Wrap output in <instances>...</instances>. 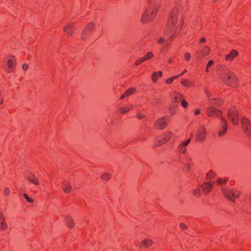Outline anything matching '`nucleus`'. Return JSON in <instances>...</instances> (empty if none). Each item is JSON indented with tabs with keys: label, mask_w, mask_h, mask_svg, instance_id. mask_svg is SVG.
<instances>
[{
	"label": "nucleus",
	"mask_w": 251,
	"mask_h": 251,
	"mask_svg": "<svg viewBox=\"0 0 251 251\" xmlns=\"http://www.w3.org/2000/svg\"><path fill=\"white\" fill-rule=\"evenodd\" d=\"M217 68L218 71L221 74V77L224 83L232 87L237 86L238 79L234 73L222 64H219Z\"/></svg>",
	"instance_id": "2"
},
{
	"label": "nucleus",
	"mask_w": 251,
	"mask_h": 251,
	"mask_svg": "<svg viewBox=\"0 0 251 251\" xmlns=\"http://www.w3.org/2000/svg\"><path fill=\"white\" fill-rule=\"evenodd\" d=\"M201 109L200 108H197L194 110V115L198 116L201 113Z\"/></svg>",
	"instance_id": "43"
},
{
	"label": "nucleus",
	"mask_w": 251,
	"mask_h": 251,
	"mask_svg": "<svg viewBox=\"0 0 251 251\" xmlns=\"http://www.w3.org/2000/svg\"><path fill=\"white\" fill-rule=\"evenodd\" d=\"M153 56V54L151 52H149L147 53V54L142 57H141L139 60L140 63H142L144 61L148 60V59L151 58Z\"/></svg>",
	"instance_id": "28"
},
{
	"label": "nucleus",
	"mask_w": 251,
	"mask_h": 251,
	"mask_svg": "<svg viewBox=\"0 0 251 251\" xmlns=\"http://www.w3.org/2000/svg\"><path fill=\"white\" fill-rule=\"evenodd\" d=\"M176 107L175 105H172V106H170L169 109V113L171 115H174L176 114Z\"/></svg>",
	"instance_id": "34"
},
{
	"label": "nucleus",
	"mask_w": 251,
	"mask_h": 251,
	"mask_svg": "<svg viewBox=\"0 0 251 251\" xmlns=\"http://www.w3.org/2000/svg\"><path fill=\"white\" fill-rule=\"evenodd\" d=\"M206 136V128L204 126H201L197 130L196 139L198 142H202Z\"/></svg>",
	"instance_id": "10"
},
{
	"label": "nucleus",
	"mask_w": 251,
	"mask_h": 251,
	"mask_svg": "<svg viewBox=\"0 0 251 251\" xmlns=\"http://www.w3.org/2000/svg\"><path fill=\"white\" fill-rule=\"evenodd\" d=\"M132 107H133V104H131L130 106L120 107L118 108V111L120 114H124L130 111Z\"/></svg>",
	"instance_id": "19"
},
{
	"label": "nucleus",
	"mask_w": 251,
	"mask_h": 251,
	"mask_svg": "<svg viewBox=\"0 0 251 251\" xmlns=\"http://www.w3.org/2000/svg\"><path fill=\"white\" fill-rule=\"evenodd\" d=\"M94 25L91 23L88 24L87 27L84 28L83 30V32L81 35V38L82 39H84L87 35V30H92L94 28Z\"/></svg>",
	"instance_id": "20"
},
{
	"label": "nucleus",
	"mask_w": 251,
	"mask_h": 251,
	"mask_svg": "<svg viewBox=\"0 0 251 251\" xmlns=\"http://www.w3.org/2000/svg\"><path fill=\"white\" fill-rule=\"evenodd\" d=\"M149 7L142 15V20L143 22L151 20L155 16L159 5L160 1L158 0H149Z\"/></svg>",
	"instance_id": "3"
},
{
	"label": "nucleus",
	"mask_w": 251,
	"mask_h": 251,
	"mask_svg": "<svg viewBox=\"0 0 251 251\" xmlns=\"http://www.w3.org/2000/svg\"><path fill=\"white\" fill-rule=\"evenodd\" d=\"M10 190L8 188H4V194L6 196H8L10 194Z\"/></svg>",
	"instance_id": "44"
},
{
	"label": "nucleus",
	"mask_w": 251,
	"mask_h": 251,
	"mask_svg": "<svg viewBox=\"0 0 251 251\" xmlns=\"http://www.w3.org/2000/svg\"><path fill=\"white\" fill-rule=\"evenodd\" d=\"M228 118L229 120L234 125H238L239 123V117L238 111L233 107L230 109L228 112Z\"/></svg>",
	"instance_id": "5"
},
{
	"label": "nucleus",
	"mask_w": 251,
	"mask_h": 251,
	"mask_svg": "<svg viewBox=\"0 0 251 251\" xmlns=\"http://www.w3.org/2000/svg\"><path fill=\"white\" fill-rule=\"evenodd\" d=\"M193 194L195 196L199 197L201 195V190L199 189H196L194 190L193 191Z\"/></svg>",
	"instance_id": "35"
},
{
	"label": "nucleus",
	"mask_w": 251,
	"mask_h": 251,
	"mask_svg": "<svg viewBox=\"0 0 251 251\" xmlns=\"http://www.w3.org/2000/svg\"><path fill=\"white\" fill-rule=\"evenodd\" d=\"M227 180L226 179H222V178H218L217 180V182L218 184H223L224 183L227 182Z\"/></svg>",
	"instance_id": "40"
},
{
	"label": "nucleus",
	"mask_w": 251,
	"mask_h": 251,
	"mask_svg": "<svg viewBox=\"0 0 251 251\" xmlns=\"http://www.w3.org/2000/svg\"><path fill=\"white\" fill-rule=\"evenodd\" d=\"M180 227L183 229H186L187 228L186 225L183 223L180 224Z\"/></svg>",
	"instance_id": "48"
},
{
	"label": "nucleus",
	"mask_w": 251,
	"mask_h": 251,
	"mask_svg": "<svg viewBox=\"0 0 251 251\" xmlns=\"http://www.w3.org/2000/svg\"><path fill=\"white\" fill-rule=\"evenodd\" d=\"M241 124L246 134L251 137V123L247 119L244 118L241 119Z\"/></svg>",
	"instance_id": "11"
},
{
	"label": "nucleus",
	"mask_w": 251,
	"mask_h": 251,
	"mask_svg": "<svg viewBox=\"0 0 251 251\" xmlns=\"http://www.w3.org/2000/svg\"><path fill=\"white\" fill-rule=\"evenodd\" d=\"M181 105L183 107V108H187L188 106V102L184 100H183V99H182V100H181Z\"/></svg>",
	"instance_id": "38"
},
{
	"label": "nucleus",
	"mask_w": 251,
	"mask_h": 251,
	"mask_svg": "<svg viewBox=\"0 0 251 251\" xmlns=\"http://www.w3.org/2000/svg\"><path fill=\"white\" fill-rule=\"evenodd\" d=\"M141 140L142 142H144L145 141H146V139L145 138L142 139H141Z\"/></svg>",
	"instance_id": "55"
},
{
	"label": "nucleus",
	"mask_w": 251,
	"mask_h": 251,
	"mask_svg": "<svg viewBox=\"0 0 251 251\" xmlns=\"http://www.w3.org/2000/svg\"><path fill=\"white\" fill-rule=\"evenodd\" d=\"M244 200L251 205V192L245 195Z\"/></svg>",
	"instance_id": "33"
},
{
	"label": "nucleus",
	"mask_w": 251,
	"mask_h": 251,
	"mask_svg": "<svg viewBox=\"0 0 251 251\" xmlns=\"http://www.w3.org/2000/svg\"><path fill=\"white\" fill-rule=\"evenodd\" d=\"M210 49L208 46H204L200 48V50L196 52L197 57L200 58L201 56H205L208 54Z\"/></svg>",
	"instance_id": "13"
},
{
	"label": "nucleus",
	"mask_w": 251,
	"mask_h": 251,
	"mask_svg": "<svg viewBox=\"0 0 251 251\" xmlns=\"http://www.w3.org/2000/svg\"><path fill=\"white\" fill-rule=\"evenodd\" d=\"M8 228V224L2 213L0 212V230L5 231Z\"/></svg>",
	"instance_id": "16"
},
{
	"label": "nucleus",
	"mask_w": 251,
	"mask_h": 251,
	"mask_svg": "<svg viewBox=\"0 0 251 251\" xmlns=\"http://www.w3.org/2000/svg\"><path fill=\"white\" fill-rule=\"evenodd\" d=\"M27 179L31 183L37 185L39 184V181L37 177L32 174H30L27 176Z\"/></svg>",
	"instance_id": "22"
},
{
	"label": "nucleus",
	"mask_w": 251,
	"mask_h": 251,
	"mask_svg": "<svg viewBox=\"0 0 251 251\" xmlns=\"http://www.w3.org/2000/svg\"><path fill=\"white\" fill-rule=\"evenodd\" d=\"M170 8H172L167 22V25L165 30L166 35H170V38H173L175 34L179 31L183 25L182 20L181 18L179 22H177L178 9L181 6L178 0H170Z\"/></svg>",
	"instance_id": "1"
},
{
	"label": "nucleus",
	"mask_w": 251,
	"mask_h": 251,
	"mask_svg": "<svg viewBox=\"0 0 251 251\" xmlns=\"http://www.w3.org/2000/svg\"><path fill=\"white\" fill-rule=\"evenodd\" d=\"M214 183V181L206 182L203 183L201 185V188L204 193L208 194L211 190L212 185Z\"/></svg>",
	"instance_id": "14"
},
{
	"label": "nucleus",
	"mask_w": 251,
	"mask_h": 251,
	"mask_svg": "<svg viewBox=\"0 0 251 251\" xmlns=\"http://www.w3.org/2000/svg\"><path fill=\"white\" fill-rule=\"evenodd\" d=\"M221 190L225 197L231 201H234L235 199L239 198L241 194L238 189L230 188L224 185L222 186Z\"/></svg>",
	"instance_id": "4"
},
{
	"label": "nucleus",
	"mask_w": 251,
	"mask_h": 251,
	"mask_svg": "<svg viewBox=\"0 0 251 251\" xmlns=\"http://www.w3.org/2000/svg\"><path fill=\"white\" fill-rule=\"evenodd\" d=\"M22 68L24 70L26 71L28 68V65L27 64H23Z\"/></svg>",
	"instance_id": "47"
},
{
	"label": "nucleus",
	"mask_w": 251,
	"mask_h": 251,
	"mask_svg": "<svg viewBox=\"0 0 251 251\" xmlns=\"http://www.w3.org/2000/svg\"><path fill=\"white\" fill-rule=\"evenodd\" d=\"M136 117L138 119H142L145 117V115L140 113H138Z\"/></svg>",
	"instance_id": "42"
},
{
	"label": "nucleus",
	"mask_w": 251,
	"mask_h": 251,
	"mask_svg": "<svg viewBox=\"0 0 251 251\" xmlns=\"http://www.w3.org/2000/svg\"><path fill=\"white\" fill-rule=\"evenodd\" d=\"M171 100L176 103H179L180 102L183 96L181 94L177 92L174 91L170 94Z\"/></svg>",
	"instance_id": "15"
},
{
	"label": "nucleus",
	"mask_w": 251,
	"mask_h": 251,
	"mask_svg": "<svg viewBox=\"0 0 251 251\" xmlns=\"http://www.w3.org/2000/svg\"><path fill=\"white\" fill-rule=\"evenodd\" d=\"M13 64H7V68H5V69L7 72H10L11 71V69L13 67Z\"/></svg>",
	"instance_id": "41"
},
{
	"label": "nucleus",
	"mask_w": 251,
	"mask_h": 251,
	"mask_svg": "<svg viewBox=\"0 0 251 251\" xmlns=\"http://www.w3.org/2000/svg\"><path fill=\"white\" fill-rule=\"evenodd\" d=\"M169 120V118L167 116L158 119L154 123L155 128L160 130L163 129L167 126Z\"/></svg>",
	"instance_id": "6"
},
{
	"label": "nucleus",
	"mask_w": 251,
	"mask_h": 251,
	"mask_svg": "<svg viewBox=\"0 0 251 251\" xmlns=\"http://www.w3.org/2000/svg\"><path fill=\"white\" fill-rule=\"evenodd\" d=\"M238 53L235 50H232L225 57V59L226 61H231L236 56H237Z\"/></svg>",
	"instance_id": "17"
},
{
	"label": "nucleus",
	"mask_w": 251,
	"mask_h": 251,
	"mask_svg": "<svg viewBox=\"0 0 251 251\" xmlns=\"http://www.w3.org/2000/svg\"><path fill=\"white\" fill-rule=\"evenodd\" d=\"M190 141V138L188 139L185 141H181L177 148V151L180 153L184 154L186 151V147Z\"/></svg>",
	"instance_id": "12"
},
{
	"label": "nucleus",
	"mask_w": 251,
	"mask_h": 251,
	"mask_svg": "<svg viewBox=\"0 0 251 251\" xmlns=\"http://www.w3.org/2000/svg\"><path fill=\"white\" fill-rule=\"evenodd\" d=\"M162 75V73L161 71H158L157 72H154L152 74V76H151L152 80L154 82H156L157 80L158 77L161 76Z\"/></svg>",
	"instance_id": "29"
},
{
	"label": "nucleus",
	"mask_w": 251,
	"mask_h": 251,
	"mask_svg": "<svg viewBox=\"0 0 251 251\" xmlns=\"http://www.w3.org/2000/svg\"><path fill=\"white\" fill-rule=\"evenodd\" d=\"M206 41V39L204 38H201L200 41L201 43H204Z\"/></svg>",
	"instance_id": "51"
},
{
	"label": "nucleus",
	"mask_w": 251,
	"mask_h": 251,
	"mask_svg": "<svg viewBox=\"0 0 251 251\" xmlns=\"http://www.w3.org/2000/svg\"><path fill=\"white\" fill-rule=\"evenodd\" d=\"M61 187L64 191L66 193H70L72 190V187L68 182L65 181Z\"/></svg>",
	"instance_id": "24"
},
{
	"label": "nucleus",
	"mask_w": 251,
	"mask_h": 251,
	"mask_svg": "<svg viewBox=\"0 0 251 251\" xmlns=\"http://www.w3.org/2000/svg\"><path fill=\"white\" fill-rule=\"evenodd\" d=\"M207 115L210 118L221 117L222 113L218 109H217L213 106H209L206 108Z\"/></svg>",
	"instance_id": "9"
},
{
	"label": "nucleus",
	"mask_w": 251,
	"mask_h": 251,
	"mask_svg": "<svg viewBox=\"0 0 251 251\" xmlns=\"http://www.w3.org/2000/svg\"><path fill=\"white\" fill-rule=\"evenodd\" d=\"M3 102V98H2L0 100V104H2Z\"/></svg>",
	"instance_id": "53"
},
{
	"label": "nucleus",
	"mask_w": 251,
	"mask_h": 251,
	"mask_svg": "<svg viewBox=\"0 0 251 251\" xmlns=\"http://www.w3.org/2000/svg\"><path fill=\"white\" fill-rule=\"evenodd\" d=\"M218 135L219 137L224 136L227 131V125L226 119L223 117H221L220 125L218 129Z\"/></svg>",
	"instance_id": "7"
},
{
	"label": "nucleus",
	"mask_w": 251,
	"mask_h": 251,
	"mask_svg": "<svg viewBox=\"0 0 251 251\" xmlns=\"http://www.w3.org/2000/svg\"><path fill=\"white\" fill-rule=\"evenodd\" d=\"M190 58V54L189 53H186L185 55V59L186 61H188L189 60Z\"/></svg>",
	"instance_id": "45"
},
{
	"label": "nucleus",
	"mask_w": 251,
	"mask_h": 251,
	"mask_svg": "<svg viewBox=\"0 0 251 251\" xmlns=\"http://www.w3.org/2000/svg\"><path fill=\"white\" fill-rule=\"evenodd\" d=\"M173 133L171 131H167L164 133L161 136V139H158L155 143H154V145L155 146H160L164 144L165 143L168 142L170 139L171 138L172 136Z\"/></svg>",
	"instance_id": "8"
},
{
	"label": "nucleus",
	"mask_w": 251,
	"mask_h": 251,
	"mask_svg": "<svg viewBox=\"0 0 251 251\" xmlns=\"http://www.w3.org/2000/svg\"><path fill=\"white\" fill-rule=\"evenodd\" d=\"M73 27L72 24H70L64 27V31L68 35H71L73 34Z\"/></svg>",
	"instance_id": "27"
},
{
	"label": "nucleus",
	"mask_w": 251,
	"mask_h": 251,
	"mask_svg": "<svg viewBox=\"0 0 251 251\" xmlns=\"http://www.w3.org/2000/svg\"><path fill=\"white\" fill-rule=\"evenodd\" d=\"M204 92H205V93L206 94V97L208 98H210V96H211V93L208 91V90L207 89H205L204 90Z\"/></svg>",
	"instance_id": "46"
},
{
	"label": "nucleus",
	"mask_w": 251,
	"mask_h": 251,
	"mask_svg": "<svg viewBox=\"0 0 251 251\" xmlns=\"http://www.w3.org/2000/svg\"><path fill=\"white\" fill-rule=\"evenodd\" d=\"M158 43L161 45L167 46L169 44V41H166L164 37L160 38L158 40Z\"/></svg>",
	"instance_id": "31"
},
{
	"label": "nucleus",
	"mask_w": 251,
	"mask_h": 251,
	"mask_svg": "<svg viewBox=\"0 0 251 251\" xmlns=\"http://www.w3.org/2000/svg\"><path fill=\"white\" fill-rule=\"evenodd\" d=\"M223 103V101L222 100L217 98H214L212 99H209V104L210 106L216 105V106H220Z\"/></svg>",
	"instance_id": "21"
},
{
	"label": "nucleus",
	"mask_w": 251,
	"mask_h": 251,
	"mask_svg": "<svg viewBox=\"0 0 251 251\" xmlns=\"http://www.w3.org/2000/svg\"><path fill=\"white\" fill-rule=\"evenodd\" d=\"M181 83L184 87L187 88L192 87L194 85L193 83L191 81L186 79H182L181 80Z\"/></svg>",
	"instance_id": "26"
},
{
	"label": "nucleus",
	"mask_w": 251,
	"mask_h": 251,
	"mask_svg": "<svg viewBox=\"0 0 251 251\" xmlns=\"http://www.w3.org/2000/svg\"><path fill=\"white\" fill-rule=\"evenodd\" d=\"M23 196L25 198V199L29 203H32L33 202V199L31 198H29L26 194L24 193L23 194Z\"/></svg>",
	"instance_id": "37"
},
{
	"label": "nucleus",
	"mask_w": 251,
	"mask_h": 251,
	"mask_svg": "<svg viewBox=\"0 0 251 251\" xmlns=\"http://www.w3.org/2000/svg\"><path fill=\"white\" fill-rule=\"evenodd\" d=\"M207 63H214V61L212 60H210Z\"/></svg>",
	"instance_id": "54"
},
{
	"label": "nucleus",
	"mask_w": 251,
	"mask_h": 251,
	"mask_svg": "<svg viewBox=\"0 0 251 251\" xmlns=\"http://www.w3.org/2000/svg\"><path fill=\"white\" fill-rule=\"evenodd\" d=\"M13 61H15L14 59H13V58H11L10 59H9L7 62V63H13Z\"/></svg>",
	"instance_id": "50"
},
{
	"label": "nucleus",
	"mask_w": 251,
	"mask_h": 251,
	"mask_svg": "<svg viewBox=\"0 0 251 251\" xmlns=\"http://www.w3.org/2000/svg\"><path fill=\"white\" fill-rule=\"evenodd\" d=\"M215 176V173L213 171H210L206 175L208 179H211Z\"/></svg>",
	"instance_id": "36"
},
{
	"label": "nucleus",
	"mask_w": 251,
	"mask_h": 251,
	"mask_svg": "<svg viewBox=\"0 0 251 251\" xmlns=\"http://www.w3.org/2000/svg\"><path fill=\"white\" fill-rule=\"evenodd\" d=\"M136 90L134 88H130L126 90L120 97L121 99H124L125 98L128 97L132 94H134Z\"/></svg>",
	"instance_id": "18"
},
{
	"label": "nucleus",
	"mask_w": 251,
	"mask_h": 251,
	"mask_svg": "<svg viewBox=\"0 0 251 251\" xmlns=\"http://www.w3.org/2000/svg\"><path fill=\"white\" fill-rule=\"evenodd\" d=\"M65 221L66 222V224L68 226H69L70 228H72L74 227V223L73 221V220L71 219V218L67 216L65 217Z\"/></svg>",
	"instance_id": "30"
},
{
	"label": "nucleus",
	"mask_w": 251,
	"mask_h": 251,
	"mask_svg": "<svg viewBox=\"0 0 251 251\" xmlns=\"http://www.w3.org/2000/svg\"><path fill=\"white\" fill-rule=\"evenodd\" d=\"M180 76H181V75H175V76H173L172 77H170V78L167 79L166 80V83L167 84H171L173 82V81L175 79H176L177 78H178Z\"/></svg>",
	"instance_id": "32"
},
{
	"label": "nucleus",
	"mask_w": 251,
	"mask_h": 251,
	"mask_svg": "<svg viewBox=\"0 0 251 251\" xmlns=\"http://www.w3.org/2000/svg\"><path fill=\"white\" fill-rule=\"evenodd\" d=\"M186 72H187V70H184L183 71V72L182 73L180 74L179 75H181V76H182V75H184V74Z\"/></svg>",
	"instance_id": "52"
},
{
	"label": "nucleus",
	"mask_w": 251,
	"mask_h": 251,
	"mask_svg": "<svg viewBox=\"0 0 251 251\" xmlns=\"http://www.w3.org/2000/svg\"><path fill=\"white\" fill-rule=\"evenodd\" d=\"M213 64H211V63L207 64L206 68V72H208L209 71V70H208L209 68L210 67H211Z\"/></svg>",
	"instance_id": "49"
},
{
	"label": "nucleus",
	"mask_w": 251,
	"mask_h": 251,
	"mask_svg": "<svg viewBox=\"0 0 251 251\" xmlns=\"http://www.w3.org/2000/svg\"><path fill=\"white\" fill-rule=\"evenodd\" d=\"M101 178L103 180H107L110 178V175L109 174L105 173L101 176Z\"/></svg>",
	"instance_id": "39"
},
{
	"label": "nucleus",
	"mask_w": 251,
	"mask_h": 251,
	"mask_svg": "<svg viewBox=\"0 0 251 251\" xmlns=\"http://www.w3.org/2000/svg\"><path fill=\"white\" fill-rule=\"evenodd\" d=\"M185 169L186 171H189L191 167V160L189 156H187L184 161L183 163Z\"/></svg>",
	"instance_id": "23"
},
{
	"label": "nucleus",
	"mask_w": 251,
	"mask_h": 251,
	"mask_svg": "<svg viewBox=\"0 0 251 251\" xmlns=\"http://www.w3.org/2000/svg\"><path fill=\"white\" fill-rule=\"evenodd\" d=\"M152 242L150 239H146L143 241L139 245L141 248H147L151 245Z\"/></svg>",
	"instance_id": "25"
}]
</instances>
